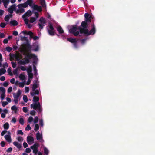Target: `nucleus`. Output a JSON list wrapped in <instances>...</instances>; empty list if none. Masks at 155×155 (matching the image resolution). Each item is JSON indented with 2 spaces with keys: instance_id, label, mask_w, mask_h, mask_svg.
Wrapping results in <instances>:
<instances>
[{
  "instance_id": "1",
  "label": "nucleus",
  "mask_w": 155,
  "mask_h": 155,
  "mask_svg": "<svg viewBox=\"0 0 155 155\" xmlns=\"http://www.w3.org/2000/svg\"><path fill=\"white\" fill-rule=\"evenodd\" d=\"M90 22L86 21H82L81 23V26L82 27L81 31L86 32L88 36L91 35H94L96 32V28L94 25L92 26V29L89 31L87 28L88 26V24Z\"/></svg>"
},
{
  "instance_id": "2",
  "label": "nucleus",
  "mask_w": 155,
  "mask_h": 155,
  "mask_svg": "<svg viewBox=\"0 0 155 155\" xmlns=\"http://www.w3.org/2000/svg\"><path fill=\"white\" fill-rule=\"evenodd\" d=\"M26 54V56L25 57V60H20L18 62L19 64L25 65L30 62V59L32 58H35L36 57V56L34 54H33L31 53V52L26 53L25 54Z\"/></svg>"
},
{
  "instance_id": "3",
  "label": "nucleus",
  "mask_w": 155,
  "mask_h": 155,
  "mask_svg": "<svg viewBox=\"0 0 155 155\" xmlns=\"http://www.w3.org/2000/svg\"><path fill=\"white\" fill-rule=\"evenodd\" d=\"M27 41H28L24 44L23 47V53L22 54L23 55L25 54L26 53L31 52L32 46L28 42V40Z\"/></svg>"
},
{
  "instance_id": "4",
  "label": "nucleus",
  "mask_w": 155,
  "mask_h": 155,
  "mask_svg": "<svg viewBox=\"0 0 155 155\" xmlns=\"http://www.w3.org/2000/svg\"><path fill=\"white\" fill-rule=\"evenodd\" d=\"M78 29V28L76 26H73V27L69 30V33L73 34L75 36H77L79 34V31H76Z\"/></svg>"
},
{
  "instance_id": "5",
  "label": "nucleus",
  "mask_w": 155,
  "mask_h": 155,
  "mask_svg": "<svg viewBox=\"0 0 155 155\" xmlns=\"http://www.w3.org/2000/svg\"><path fill=\"white\" fill-rule=\"evenodd\" d=\"M40 106V102H38V103H35L31 104V108H33L35 110H36L38 109Z\"/></svg>"
},
{
  "instance_id": "6",
  "label": "nucleus",
  "mask_w": 155,
  "mask_h": 155,
  "mask_svg": "<svg viewBox=\"0 0 155 155\" xmlns=\"http://www.w3.org/2000/svg\"><path fill=\"white\" fill-rule=\"evenodd\" d=\"M15 59L16 60L18 61V62L20 60V59H22L23 58V56L22 55L19 53H17L15 54Z\"/></svg>"
},
{
  "instance_id": "7",
  "label": "nucleus",
  "mask_w": 155,
  "mask_h": 155,
  "mask_svg": "<svg viewBox=\"0 0 155 155\" xmlns=\"http://www.w3.org/2000/svg\"><path fill=\"white\" fill-rule=\"evenodd\" d=\"M84 17L85 18V21L91 22V15H90L87 13H86L84 14Z\"/></svg>"
},
{
  "instance_id": "8",
  "label": "nucleus",
  "mask_w": 155,
  "mask_h": 155,
  "mask_svg": "<svg viewBox=\"0 0 155 155\" xmlns=\"http://www.w3.org/2000/svg\"><path fill=\"white\" fill-rule=\"evenodd\" d=\"M21 94V91L20 89H19L17 93H14L13 94V97L14 98H15L16 99H18L19 97L20 96Z\"/></svg>"
},
{
  "instance_id": "9",
  "label": "nucleus",
  "mask_w": 155,
  "mask_h": 155,
  "mask_svg": "<svg viewBox=\"0 0 155 155\" xmlns=\"http://www.w3.org/2000/svg\"><path fill=\"white\" fill-rule=\"evenodd\" d=\"M37 82L36 80L34 81V82L33 83V85L32 87V91H34L36 89L38 88V85L37 84Z\"/></svg>"
},
{
  "instance_id": "10",
  "label": "nucleus",
  "mask_w": 155,
  "mask_h": 155,
  "mask_svg": "<svg viewBox=\"0 0 155 155\" xmlns=\"http://www.w3.org/2000/svg\"><path fill=\"white\" fill-rule=\"evenodd\" d=\"M57 30L59 34L60 35H62L64 33V30L60 26H59L57 27Z\"/></svg>"
},
{
  "instance_id": "11",
  "label": "nucleus",
  "mask_w": 155,
  "mask_h": 155,
  "mask_svg": "<svg viewBox=\"0 0 155 155\" xmlns=\"http://www.w3.org/2000/svg\"><path fill=\"white\" fill-rule=\"evenodd\" d=\"M36 136L37 140H41V141H40L41 142L42 141H43V140L42 139V135H41L39 132H38L37 133Z\"/></svg>"
},
{
  "instance_id": "12",
  "label": "nucleus",
  "mask_w": 155,
  "mask_h": 155,
  "mask_svg": "<svg viewBox=\"0 0 155 155\" xmlns=\"http://www.w3.org/2000/svg\"><path fill=\"white\" fill-rule=\"evenodd\" d=\"M4 137L8 142L10 143L12 142L11 135H6Z\"/></svg>"
},
{
  "instance_id": "13",
  "label": "nucleus",
  "mask_w": 155,
  "mask_h": 155,
  "mask_svg": "<svg viewBox=\"0 0 155 155\" xmlns=\"http://www.w3.org/2000/svg\"><path fill=\"white\" fill-rule=\"evenodd\" d=\"M27 142L29 143V142H33L34 139L33 137L31 136H28L27 139Z\"/></svg>"
},
{
  "instance_id": "14",
  "label": "nucleus",
  "mask_w": 155,
  "mask_h": 155,
  "mask_svg": "<svg viewBox=\"0 0 155 155\" xmlns=\"http://www.w3.org/2000/svg\"><path fill=\"white\" fill-rule=\"evenodd\" d=\"M33 92H31L30 94L32 96H34L35 95H38L39 94V91L38 90H36L33 91Z\"/></svg>"
},
{
  "instance_id": "15",
  "label": "nucleus",
  "mask_w": 155,
  "mask_h": 155,
  "mask_svg": "<svg viewBox=\"0 0 155 155\" xmlns=\"http://www.w3.org/2000/svg\"><path fill=\"white\" fill-rule=\"evenodd\" d=\"M2 1L4 3L5 7L7 8V6L10 0H2Z\"/></svg>"
},
{
  "instance_id": "16",
  "label": "nucleus",
  "mask_w": 155,
  "mask_h": 155,
  "mask_svg": "<svg viewBox=\"0 0 155 155\" xmlns=\"http://www.w3.org/2000/svg\"><path fill=\"white\" fill-rule=\"evenodd\" d=\"M66 39L68 41L71 42L72 43L76 42L77 41V40L75 38H67Z\"/></svg>"
},
{
  "instance_id": "17",
  "label": "nucleus",
  "mask_w": 155,
  "mask_h": 155,
  "mask_svg": "<svg viewBox=\"0 0 155 155\" xmlns=\"http://www.w3.org/2000/svg\"><path fill=\"white\" fill-rule=\"evenodd\" d=\"M55 30H51L48 29V32L49 34L51 36H54L55 35Z\"/></svg>"
},
{
  "instance_id": "18",
  "label": "nucleus",
  "mask_w": 155,
  "mask_h": 155,
  "mask_svg": "<svg viewBox=\"0 0 155 155\" xmlns=\"http://www.w3.org/2000/svg\"><path fill=\"white\" fill-rule=\"evenodd\" d=\"M14 145L15 146H16L17 147L20 149L22 147V145L21 144H19L17 142L15 141L13 143Z\"/></svg>"
},
{
  "instance_id": "19",
  "label": "nucleus",
  "mask_w": 155,
  "mask_h": 155,
  "mask_svg": "<svg viewBox=\"0 0 155 155\" xmlns=\"http://www.w3.org/2000/svg\"><path fill=\"white\" fill-rule=\"evenodd\" d=\"M39 21L40 22V23L43 24H45L46 23L45 19L43 17H41L39 20Z\"/></svg>"
},
{
  "instance_id": "20",
  "label": "nucleus",
  "mask_w": 155,
  "mask_h": 155,
  "mask_svg": "<svg viewBox=\"0 0 155 155\" xmlns=\"http://www.w3.org/2000/svg\"><path fill=\"white\" fill-rule=\"evenodd\" d=\"M10 24L12 26H17L18 25L17 21L15 20L11 21Z\"/></svg>"
},
{
  "instance_id": "21",
  "label": "nucleus",
  "mask_w": 155,
  "mask_h": 155,
  "mask_svg": "<svg viewBox=\"0 0 155 155\" xmlns=\"http://www.w3.org/2000/svg\"><path fill=\"white\" fill-rule=\"evenodd\" d=\"M39 146V144L37 143H35L34 144L33 146H31V148L33 150V149H38V147Z\"/></svg>"
},
{
  "instance_id": "22",
  "label": "nucleus",
  "mask_w": 155,
  "mask_h": 155,
  "mask_svg": "<svg viewBox=\"0 0 155 155\" xmlns=\"http://www.w3.org/2000/svg\"><path fill=\"white\" fill-rule=\"evenodd\" d=\"M82 28V27L81 28L80 27H79L78 28V29L79 30V33H80L81 34H83L84 36H88V35H87V34L85 32H82L81 31V29Z\"/></svg>"
},
{
  "instance_id": "23",
  "label": "nucleus",
  "mask_w": 155,
  "mask_h": 155,
  "mask_svg": "<svg viewBox=\"0 0 155 155\" xmlns=\"http://www.w3.org/2000/svg\"><path fill=\"white\" fill-rule=\"evenodd\" d=\"M9 127V125L8 122H6L3 125V127L5 130L8 129Z\"/></svg>"
},
{
  "instance_id": "24",
  "label": "nucleus",
  "mask_w": 155,
  "mask_h": 155,
  "mask_svg": "<svg viewBox=\"0 0 155 155\" xmlns=\"http://www.w3.org/2000/svg\"><path fill=\"white\" fill-rule=\"evenodd\" d=\"M6 72V70L4 68H1L0 69V75H2Z\"/></svg>"
},
{
  "instance_id": "25",
  "label": "nucleus",
  "mask_w": 155,
  "mask_h": 155,
  "mask_svg": "<svg viewBox=\"0 0 155 155\" xmlns=\"http://www.w3.org/2000/svg\"><path fill=\"white\" fill-rule=\"evenodd\" d=\"M11 109L12 110L14 111L15 113H16L17 112L18 108L16 106L13 105L11 107Z\"/></svg>"
},
{
  "instance_id": "26",
  "label": "nucleus",
  "mask_w": 155,
  "mask_h": 155,
  "mask_svg": "<svg viewBox=\"0 0 155 155\" xmlns=\"http://www.w3.org/2000/svg\"><path fill=\"white\" fill-rule=\"evenodd\" d=\"M39 100V98L37 96H34L33 97V101L35 103H38L37 102Z\"/></svg>"
},
{
  "instance_id": "27",
  "label": "nucleus",
  "mask_w": 155,
  "mask_h": 155,
  "mask_svg": "<svg viewBox=\"0 0 155 155\" xmlns=\"http://www.w3.org/2000/svg\"><path fill=\"white\" fill-rule=\"evenodd\" d=\"M26 2L28 3V5H29L30 6H31L33 3V1L32 0H28Z\"/></svg>"
},
{
  "instance_id": "28",
  "label": "nucleus",
  "mask_w": 155,
  "mask_h": 155,
  "mask_svg": "<svg viewBox=\"0 0 155 155\" xmlns=\"http://www.w3.org/2000/svg\"><path fill=\"white\" fill-rule=\"evenodd\" d=\"M44 153L46 155H48V154L49 151L48 150L46 147H44Z\"/></svg>"
},
{
  "instance_id": "29",
  "label": "nucleus",
  "mask_w": 155,
  "mask_h": 155,
  "mask_svg": "<svg viewBox=\"0 0 155 155\" xmlns=\"http://www.w3.org/2000/svg\"><path fill=\"white\" fill-rule=\"evenodd\" d=\"M25 13L29 17L31 15V12L30 10H28Z\"/></svg>"
},
{
  "instance_id": "30",
  "label": "nucleus",
  "mask_w": 155,
  "mask_h": 155,
  "mask_svg": "<svg viewBox=\"0 0 155 155\" xmlns=\"http://www.w3.org/2000/svg\"><path fill=\"white\" fill-rule=\"evenodd\" d=\"M49 27L50 30H54L53 25L50 22L49 23Z\"/></svg>"
},
{
  "instance_id": "31",
  "label": "nucleus",
  "mask_w": 155,
  "mask_h": 155,
  "mask_svg": "<svg viewBox=\"0 0 155 155\" xmlns=\"http://www.w3.org/2000/svg\"><path fill=\"white\" fill-rule=\"evenodd\" d=\"M27 73L29 74L30 73H31L32 71V68L30 66L27 69Z\"/></svg>"
},
{
  "instance_id": "32",
  "label": "nucleus",
  "mask_w": 155,
  "mask_h": 155,
  "mask_svg": "<svg viewBox=\"0 0 155 155\" xmlns=\"http://www.w3.org/2000/svg\"><path fill=\"white\" fill-rule=\"evenodd\" d=\"M0 91L2 92V94H5L6 90L3 87H0Z\"/></svg>"
},
{
  "instance_id": "33",
  "label": "nucleus",
  "mask_w": 155,
  "mask_h": 155,
  "mask_svg": "<svg viewBox=\"0 0 155 155\" xmlns=\"http://www.w3.org/2000/svg\"><path fill=\"white\" fill-rule=\"evenodd\" d=\"M23 100L25 102H27L28 100L27 98V97L26 95H24L23 96Z\"/></svg>"
},
{
  "instance_id": "34",
  "label": "nucleus",
  "mask_w": 155,
  "mask_h": 155,
  "mask_svg": "<svg viewBox=\"0 0 155 155\" xmlns=\"http://www.w3.org/2000/svg\"><path fill=\"white\" fill-rule=\"evenodd\" d=\"M33 68L34 71V74L35 75H37L38 74L37 70L36 69V67L34 65H33Z\"/></svg>"
},
{
  "instance_id": "35",
  "label": "nucleus",
  "mask_w": 155,
  "mask_h": 155,
  "mask_svg": "<svg viewBox=\"0 0 155 155\" xmlns=\"http://www.w3.org/2000/svg\"><path fill=\"white\" fill-rule=\"evenodd\" d=\"M39 129V126L38 124H36L35 125V127L34 128V130L35 131L37 132Z\"/></svg>"
},
{
  "instance_id": "36",
  "label": "nucleus",
  "mask_w": 155,
  "mask_h": 155,
  "mask_svg": "<svg viewBox=\"0 0 155 155\" xmlns=\"http://www.w3.org/2000/svg\"><path fill=\"white\" fill-rule=\"evenodd\" d=\"M10 18L9 16L8 15H7L5 16L4 19L5 21L8 22L9 21Z\"/></svg>"
},
{
  "instance_id": "37",
  "label": "nucleus",
  "mask_w": 155,
  "mask_h": 155,
  "mask_svg": "<svg viewBox=\"0 0 155 155\" xmlns=\"http://www.w3.org/2000/svg\"><path fill=\"white\" fill-rule=\"evenodd\" d=\"M19 123L22 125L24 124V120L22 118H20L19 121Z\"/></svg>"
},
{
  "instance_id": "38",
  "label": "nucleus",
  "mask_w": 155,
  "mask_h": 155,
  "mask_svg": "<svg viewBox=\"0 0 155 155\" xmlns=\"http://www.w3.org/2000/svg\"><path fill=\"white\" fill-rule=\"evenodd\" d=\"M8 72L9 74L11 76L12 75V72H11V67H9L8 69Z\"/></svg>"
},
{
  "instance_id": "39",
  "label": "nucleus",
  "mask_w": 155,
  "mask_h": 155,
  "mask_svg": "<svg viewBox=\"0 0 155 155\" xmlns=\"http://www.w3.org/2000/svg\"><path fill=\"white\" fill-rule=\"evenodd\" d=\"M36 18H35V17H32L31 18L30 22L31 23H33L36 21Z\"/></svg>"
},
{
  "instance_id": "40",
  "label": "nucleus",
  "mask_w": 155,
  "mask_h": 155,
  "mask_svg": "<svg viewBox=\"0 0 155 155\" xmlns=\"http://www.w3.org/2000/svg\"><path fill=\"white\" fill-rule=\"evenodd\" d=\"M19 78L21 79V80H24L25 78V76L23 74H20L19 76Z\"/></svg>"
},
{
  "instance_id": "41",
  "label": "nucleus",
  "mask_w": 155,
  "mask_h": 155,
  "mask_svg": "<svg viewBox=\"0 0 155 155\" xmlns=\"http://www.w3.org/2000/svg\"><path fill=\"white\" fill-rule=\"evenodd\" d=\"M30 36L31 38H33V33L32 32L29 31L28 32V34Z\"/></svg>"
},
{
  "instance_id": "42",
  "label": "nucleus",
  "mask_w": 155,
  "mask_h": 155,
  "mask_svg": "<svg viewBox=\"0 0 155 155\" xmlns=\"http://www.w3.org/2000/svg\"><path fill=\"white\" fill-rule=\"evenodd\" d=\"M6 49L8 52H10L12 50V48L9 46L7 47Z\"/></svg>"
},
{
  "instance_id": "43",
  "label": "nucleus",
  "mask_w": 155,
  "mask_h": 155,
  "mask_svg": "<svg viewBox=\"0 0 155 155\" xmlns=\"http://www.w3.org/2000/svg\"><path fill=\"white\" fill-rule=\"evenodd\" d=\"M10 7L14 11H15L16 9V5L15 4H14L12 5Z\"/></svg>"
},
{
  "instance_id": "44",
  "label": "nucleus",
  "mask_w": 155,
  "mask_h": 155,
  "mask_svg": "<svg viewBox=\"0 0 155 155\" xmlns=\"http://www.w3.org/2000/svg\"><path fill=\"white\" fill-rule=\"evenodd\" d=\"M31 128L30 125H28L27 127L25 128V130L26 131H28L29 130H31Z\"/></svg>"
},
{
  "instance_id": "45",
  "label": "nucleus",
  "mask_w": 155,
  "mask_h": 155,
  "mask_svg": "<svg viewBox=\"0 0 155 155\" xmlns=\"http://www.w3.org/2000/svg\"><path fill=\"white\" fill-rule=\"evenodd\" d=\"M38 25L39 26V28L41 29H42L43 28L44 26L45 25H43V24L40 23L38 24Z\"/></svg>"
},
{
  "instance_id": "46",
  "label": "nucleus",
  "mask_w": 155,
  "mask_h": 155,
  "mask_svg": "<svg viewBox=\"0 0 155 155\" xmlns=\"http://www.w3.org/2000/svg\"><path fill=\"white\" fill-rule=\"evenodd\" d=\"M33 117L31 116H30L28 119V122L29 123H31L33 121Z\"/></svg>"
},
{
  "instance_id": "47",
  "label": "nucleus",
  "mask_w": 155,
  "mask_h": 155,
  "mask_svg": "<svg viewBox=\"0 0 155 155\" xmlns=\"http://www.w3.org/2000/svg\"><path fill=\"white\" fill-rule=\"evenodd\" d=\"M28 77L29 79H32L33 78V74L32 73H30L28 74Z\"/></svg>"
},
{
  "instance_id": "48",
  "label": "nucleus",
  "mask_w": 155,
  "mask_h": 155,
  "mask_svg": "<svg viewBox=\"0 0 155 155\" xmlns=\"http://www.w3.org/2000/svg\"><path fill=\"white\" fill-rule=\"evenodd\" d=\"M10 60L11 61L12 60L11 59H13L14 58H15V54H10Z\"/></svg>"
},
{
  "instance_id": "49",
  "label": "nucleus",
  "mask_w": 155,
  "mask_h": 155,
  "mask_svg": "<svg viewBox=\"0 0 155 155\" xmlns=\"http://www.w3.org/2000/svg\"><path fill=\"white\" fill-rule=\"evenodd\" d=\"M8 103L7 101H3L2 103V105L3 107H5L6 105L8 104Z\"/></svg>"
},
{
  "instance_id": "50",
  "label": "nucleus",
  "mask_w": 155,
  "mask_h": 155,
  "mask_svg": "<svg viewBox=\"0 0 155 155\" xmlns=\"http://www.w3.org/2000/svg\"><path fill=\"white\" fill-rule=\"evenodd\" d=\"M0 27L2 28H4L6 26V24L5 23L3 22H2L1 23L0 25Z\"/></svg>"
},
{
  "instance_id": "51",
  "label": "nucleus",
  "mask_w": 155,
  "mask_h": 155,
  "mask_svg": "<svg viewBox=\"0 0 155 155\" xmlns=\"http://www.w3.org/2000/svg\"><path fill=\"white\" fill-rule=\"evenodd\" d=\"M19 87H23L24 86V84L23 82H20L18 84Z\"/></svg>"
},
{
  "instance_id": "52",
  "label": "nucleus",
  "mask_w": 155,
  "mask_h": 155,
  "mask_svg": "<svg viewBox=\"0 0 155 155\" xmlns=\"http://www.w3.org/2000/svg\"><path fill=\"white\" fill-rule=\"evenodd\" d=\"M38 117L36 116L35 117V119L34 120V123H37L38 122Z\"/></svg>"
},
{
  "instance_id": "53",
  "label": "nucleus",
  "mask_w": 155,
  "mask_h": 155,
  "mask_svg": "<svg viewBox=\"0 0 155 155\" xmlns=\"http://www.w3.org/2000/svg\"><path fill=\"white\" fill-rule=\"evenodd\" d=\"M38 113L39 114L41 113L42 110V108L41 106L38 108Z\"/></svg>"
},
{
  "instance_id": "54",
  "label": "nucleus",
  "mask_w": 155,
  "mask_h": 155,
  "mask_svg": "<svg viewBox=\"0 0 155 155\" xmlns=\"http://www.w3.org/2000/svg\"><path fill=\"white\" fill-rule=\"evenodd\" d=\"M17 140H18L19 142L22 141H23V140L22 137H20V136L18 137Z\"/></svg>"
},
{
  "instance_id": "55",
  "label": "nucleus",
  "mask_w": 155,
  "mask_h": 155,
  "mask_svg": "<svg viewBox=\"0 0 155 155\" xmlns=\"http://www.w3.org/2000/svg\"><path fill=\"white\" fill-rule=\"evenodd\" d=\"M35 113H36L35 111V110H33L31 111L30 112V114L31 115L35 116Z\"/></svg>"
},
{
  "instance_id": "56",
  "label": "nucleus",
  "mask_w": 155,
  "mask_h": 155,
  "mask_svg": "<svg viewBox=\"0 0 155 155\" xmlns=\"http://www.w3.org/2000/svg\"><path fill=\"white\" fill-rule=\"evenodd\" d=\"M2 67L4 68H7L8 67V63L6 62L4 63L2 65Z\"/></svg>"
},
{
  "instance_id": "57",
  "label": "nucleus",
  "mask_w": 155,
  "mask_h": 155,
  "mask_svg": "<svg viewBox=\"0 0 155 155\" xmlns=\"http://www.w3.org/2000/svg\"><path fill=\"white\" fill-rule=\"evenodd\" d=\"M11 64H12V67L13 68H15L16 67V63L15 62H12Z\"/></svg>"
},
{
  "instance_id": "58",
  "label": "nucleus",
  "mask_w": 155,
  "mask_h": 155,
  "mask_svg": "<svg viewBox=\"0 0 155 155\" xmlns=\"http://www.w3.org/2000/svg\"><path fill=\"white\" fill-rule=\"evenodd\" d=\"M22 4L23 7L26 8L28 7V3H27L26 2H25Z\"/></svg>"
},
{
  "instance_id": "59",
  "label": "nucleus",
  "mask_w": 155,
  "mask_h": 155,
  "mask_svg": "<svg viewBox=\"0 0 155 155\" xmlns=\"http://www.w3.org/2000/svg\"><path fill=\"white\" fill-rule=\"evenodd\" d=\"M23 111L25 113H26L28 110L26 107H24L23 108Z\"/></svg>"
},
{
  "instance_id": "60",
  "label": "nucleus",
  "mask_w": 155,
  "mask_h": 155,
  "mask_svg": "<svg viewBox=\"0 0 155 155\" xmlns=\"http://www.w3.org/2000/svg\"><path fill=\"white\" fill-rule=\"evenodd\" d=\"M31 149L29 148H26L25 149V152L28 153H29L30 152H31Z\"/></svg>"
},
{
  "instance_id": "61",
  "label": "nucleus",
  "mask_w": 155,
  "mask_h": 155,
  "mask_svg": "<svg viewBox=\"0 0 155 155\" xmlns=\"http://www.w3.org/2000/svg\"><path fill=\"white\" fill-rule=\"evenodd\" d=\"M12 147H9L6 150V151L8 153H10L12 152Z\"/></svg>"
},
{
  "instance_id": "62",
  "label": "nucleus",
  "mask_w": 155,
  "mask_h": 155,
  "mask_svg": "<svg viewBox=\"0 0 155 155\" xmlns=\"http://www.w3.org/2000/svg\"><path fill=\"white\" fill-rule=\"evenodd\" d=\"M12 87H9L8 88V93H10L12 91Z\"/></svg>"
},
{
  "instance_id": "63",
  "label": "nucleus",
  "mask_w": 155,
  "mask_h": 155,
  "mask_svg": "<svg viewBox=\"0 0 155 155\" xmlns=\"http://www.w3.org/2000/svg\"><path fill=\"white\" fill-rule=\"evenodd\" d=\"M17 134L20 135H23V133L21 130H19L17 132Z\"/></svg>"
},
{
  "instance_id": "64",
  "label": "nucleus",
  "mask_w": 155,
  "mask_h": 155,
  "mask_svg": "<svg viewBox=\"0 0 155 155\" xmlns=\"http://www.w3.org/2000/svg\"><path fill=\"white\" fill-rule=\"evenodd\" d=\"M8 10L10 14H12L13 13V10L10 7L8 8Z\"/></svg>"
}]
</instances>
